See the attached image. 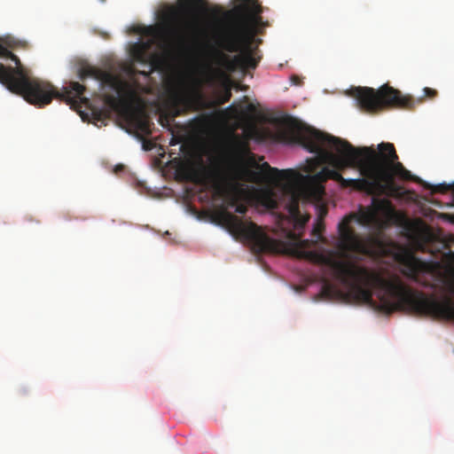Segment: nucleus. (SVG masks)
I'll return each instance as SVG.
<instances>
[{"instance_id": "nucleus-1", "label": "nucleus", "mask_w": 454, "mask_h": 454, "mask_svg": "<svg viewBox=\"0 0 454 454\" xmlns=\"http://www.w3.org/2000/svg\"><path fill=\"white\" fill-rule=\"evenodd\" d=\"M290 130L294 141L316 156L307 160L303 170L312 186L315 199L325 195L323 184L329 179L341 188H351L373 196L372 207L380 219V225L395 220L397 212L388 199L398 187L395 179L413 180L396 153L393 144L381 142L373 146L355 147L347 140L324 133L301 122L292 121Z\"/></svg>"}, {"instance_id": "nucleus-2", "label": "nucleus", "mask_w": 454, "mask_h": 454, "mask_svg": "<svg viewBox=\"0 0 454 454\" xmlns=\"http://www.w3.org/2000/svg\"><path fill=\"white\" fill-rule=\"evenodd\" d=\"M354 220L367 227L380 226V219L372 205L361 207L357 214L345 216L339 223L337 250H330L326 254L306 251L301 248L309 240H302L301 247L295 251L296 256L327 266L334 278L348 287L359 301L373 305L375 293L380 309L385 311L407 310L421 316L454 321V301L450 296L446 295L441 300L428 297L406 286L398 275L382 269L370 270L352 261L353 254L368 253L364 240L349 226Z\"/></svg>"}, {"instance_id": "nucleus-3", "label": "nucleus", "mask_w": 454, "mask_h": 454, "mask_svg": "<svg viewBox=\"0 0 454 454\" xmlns=\"http://www.w3.org/2000/svg\"><path fill=\"white\" fill-rule=\"evenodd\" d=\"M262 5L257 0H241L230 12V21L215 38V44L207 51L200 73L206 82L229 81V74L246 72L258 66L261 56L255 37L269 27L261 16Z\"/></svg>"}, {"instance_id": "nucleus-4", "label": "nucleus", "mask_w": 454, "mask_h": 454, "mask_svg": "<svg viewBox=\"0 0 454 454\" xmlns=\"http://www.w3.org/2000/svg\"><path fill=\"white\" fill-rule=\"evenodd\" d=\"M225 155L231 170L234 190L239 189V182L270 184L258 192V200L262 206L277 209L284 205L295 224L304 225L309 221V215H302L300 211V194L291 187L297 178L294 170H278L268 162L259 164L263 157L257 160L247 144L237 136L227 142Z\"/></svg>"}, {"instance_id": "nucleus-5", "label": "nucleus", "mask_w": 454, "mask_h": 454, "mask_svg": "<svg viewBox=\"0 0 454 454\" xmlns=\"http://www.w3.org/2000/svg\"><path fill=\"white\" fill-rule=\"evenodd\" d=\"M166 63V57L153 53L149 58L150 69L148 72L137 71L135 68L129 69L131 81H126L110 72L85 64L78 70V78L82 82L87 79H93L100 86L111 89L114 93L104 94V103L113 110L129 106L137 98L140 84L135 81V75L140 74L148 78L156 70H161Z\"/></svg>"}, {"instance_id": "nucleus-6", "label": "nucleus", "mask_w": 454, "mask_h": 454, "mask_svg": "<svg viewBox=\"0 0 454 454\" xmlns=\"http://www.w3.org/2000/svg\"><path fill=\"white\" fill-rule=\"evenodd\" d=\"M352 96L360 107L368 112L383 109H413L421 99H414L410 95H403L400 90L384 84L378 90L370 87H357L352 90Z\"/></svg>"}, {"instance_id": "nucleus-7", "label": "nucleus", "mask_w": 454, "mask_h": 454, "mask_svg": "<svg viewBox=\"0 0 454 454\" xmlns=\"http://www.w3.org/2000/svg\"><path fill=\"white\" fill-rule=\"evenodd\" d=\"M222 218L229 231L235 237L246 239L258 254H279L283 244L269 237L261 227L253 222H244L238 216L223 212Z\"/></svg>"}, {"instance_id": "nucleus-8", "label": "nucleus", "mask_w": 454, "mask_h": 454, "mask_svg": "<svg viewBox=\"0 0 454 454\" xmlns=\"http://www.w3.org/2000/svg\"><path fill=\"white\" fill-rule=\"evenodd\" d=\"M396 260L403 267V273L415 281L433 288L448 286L454 292V286L449 283L440 262H425L407 251L397 254Z\"/></svg>"}, {"instance_id": "nucleus-9", "label": "nucleus", "mask_w": 454, "mask_h": 454, "mask_svg": "<svg viewBox=\"0 0 454 454\" xmlns=\"http://www.w3.org/2000/svg\"><path fill=\"white\" fill-rule=\"evenodd\" d=\"M177 4L178 8L172 7L163 15L167 28H170L172 24L177 21L181 16L207 11L206 0H178Z\"/></svg>"}, {"instance_id": "nucleus-10", "label": "nucleus", "mask_w": 454, "mask_h": 454, "mask_svg": "<svg viewBox=\"0 0 454 454\" xmlns=\"http://www.w3.org/2000/svg\"><path fill=\"white\" fill-rule=\"evenodd\" d=\"M180 19L174 22L170 28H167L166 22L163 20L162 26L160 28L151 27L150 29L153 32V35H156V34L167 35L172 34L176 35L178 39V43L181 45H185L187 41V30H192V35H195V31L198 30V26L193 22L189 20H184L182 22V27L180 26Z\"/></svg>"}, {"instance_id": "nucleus-11", "label": "nucleus", "mask_w": 454, "mask_h": 454, "mask_svg": "<svg viewBox=\"0 0 454 454\" xmlns=\"http://www.w3.org/2000/svg\"><path fill=\"white\" fill-rule=\"evenodd\" d=\"M188 179L196 184L206 187L212 184L218 193L223 190L222 184L215 180V176L203 166L192 168L188 173Z\"/></svg>"}, {"instance_id": "nucleus-12", "label": "nucleus", "mask_w": 454, "mask_h": 454, "mask_svg": "<svg viewBox=\"0 0 454 454\" xmlns=\"http://www.w3.org/2000/svg\"><path fill=\"white\" fill-rule=\"evenodd\" d=\"M433 234L427 227L417 228L412 234V240L416 247L425 252L427 250V246L432 241Z\"/></svg>"}, {"instance_id": "nucleus-13", "label": "nucleus", "mask_w": 454, "mask_h": 454, "mask_svg": "<svg viewBox=\"0 0 454 454\" xmlns=\"http://www.w3.org/2000/svg\"><path fill=\"white\" fill-rule=\"evenodd\" d=\"M136 128L145 135L151 134V126L149 121L145 118H137L136 120Z\"/></svg>"}, {"instance_id": "nucleus-14", "label": "nucleus", "mask_w": 454, "mask_h": 454, "mask_svg": "<svg viewBox=\"0 0 454 454\" xmlns=\"http://www.w3.org/2000/svg\"><path fill=\"white\" fill-rule=\"evenodd\" d=\"M177 115H179V110L177 109L172 115H169L168 114H162L160 115V123L161 124L162 127L170 129L171 121H173L174 118Z\"/></svg>"}, {"instance_id": "nucleus-15", "label": "nucleus", "mask_w": 454, "mask_h": 454, "mask_svg": "<svg viewBox=\"0 0 454 454\" xmlns=\"http://www.w3.org/2000/svg\"><path fill=\"white\" fill-rule=\"evenodd\" d=\"M450 190H452V200H453L452 205H454V184L452 185L445 184H438L434 187V192L444 193Z\"/></svg>"}, {"instance_id": "nucleus-16", "label": "nucleus", "mask_w": 454, "mask_h": 454, "mask_svg": "<svg viewBox=\"0 0 454 454\" xmlns=\"http://www.w3.org/2000/svg\"><path fill=\"white\" fill-rule=\"evenodd\" d=\"M333 286L330 283L325 282L322 286V290H321L322 295L326 298H330L333 294Z\"/></svg>"}, {"instance_id": "nucleus-17", "label": "nucleus", "mask_w": 454, "mask_h": 454, "mask_svg": "<svg viewBox=\"0 0 454 454\" xmlns=\"http://www.w3.org/2000/svg\"><path fill=\"white\" fill-rule=\"evenodd\" d=\"M231 87L229 85H226L224 87L223 95L221 96L219 101L221 104H224V103L228 102L231 99Z\"/></svg>"}, {"instance_id": "nucleus-18", "label": "nucleus", "mask_w": 454, "mask_h": 454, "mask_svg": "<svg viewBox=\"0 0 454 454\" xmlns=\"http://www.w3.org/2000/svg\"><path fill=\"white\" fill-rule=\"evenodd\" d=\"M187 95L184 93V92H180V93H177L176 96H175V100L177 102V103H185L187 101Z\"/></svg>"}, {"instance_id": "nucleus-19", "label": "nucleus", "mask_w": 454, "mask_h": 454, "mask_svg": "<svg viewBox=\"0 0 454 454\" xmlns=\"http://www.w3.org/2000/svg\"><path fill=\"white\" fill-rule=\"evenodd\" d=\"M247 210V206L244 204H238L236 205L235 211L239 214H245Z\"/></svg>"}, {"instance_id": "nucleus-20", "label": "nucleus", "mask_w": 454, "mask_h": 454, "mask_svg": "<svg viewBox=\"0 0 454 454\" xmlns=\"http://www.w3.org/2000/svg\"><path fill=\"white\" fill-rule=\"evenodd\" d=\"M425 95L427 97H434L436 95V90L430 89V88H425L424 89Z\"/></svg>"}, {"instance_id": "nucleus-21", "label": "nucleus", "mask_w": 454, "mask_h": 454, "mask_svg": "<svg viewBox=\"0 0 454 454\" xmlns=\"http://www.w3.org/2000/svg\"><path fill=\"white\" fill-rule=\"evenodd\" d=\"M445 218L448 219L451 223H454V214L445 215Z\"/></svg>"}, {"instance_id": "nucleus-22", "label": "nucleus", "mask_w": 454, "mask_h": 454, "mask_svg": "<svg viewBox=\"0 0 454 454\" xmlns=\"http://www.w3.org/2000/svg\"><path fill=\"white\" fill-rule=\"evenodd\" d=\"M314 231L317 232L318 236H320L322 231V224L320 223H317V227L314 229Z\"/></svg>"}, {"instance_id": "nucleus-23", "label": "nucleus", "mask_w": 454, "mask_h": 454, "mask_svg": "<svg viewBox=\"0 0 454 454\" xmlns=\"http://www.w3.org/2000/svg\"><path fill=\"white\" fill-rule=\"evenodd\" d=\"M325 214H326V209L325 208H322L320 210V216H324Z\"/></svg>"}, {"instance_id": "nucleus-24", "label": "nucleus", "mask_w": 454, "mask_h": 454, "mask_svg": "<svg viewBox=\"0 0 454 454\" xmlns=\"http://www.w3.org/2000/svg\"><path fill=\"white\" fill-rule=\"evenodd\" d=\"M165 51L168 54L169 51H170V48H169V45H166L165 47Z\"/></svg>"}, {"instance_id": "nucleus-25", "label": "nucleus", "mask_w": 454, "mask_h": 454, "mask_svg": "<svg viewBox=\"0 0 454 454\" xmlns=\"http://www.w3.org/2000/svg\"><path fill=\"white\" fill-rule=\"evenodd\" d=\"M174 140H175V137H172L171 142H170V145H175Z\"/></svg>"}, {"instance_id": "nucleus-26", "label": "nucleus", "mask_w": 454, "mask_h": 454, "mask_svg": "<svg viewBox=\"0 0 454 454\" xmlns=\"http://www.w3.org/2000/svg\"><path fill=\"white\" fill-rule=\"evenodd\" d=\"M235 201H236V200L233 199V200H232V202H231V205H232V206L235 204Z\"/></svg>"}]
</instances>
